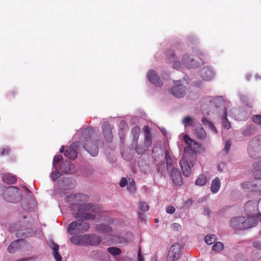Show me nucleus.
Segmentation results:
<instances>
[{
	"label": "nucleus",
	"instance_id": "nucleus-1",
	"mask_svg": "<svg viewBox=\"0 0 261 261\" xmlns=\"http://www.w3.org/2000/svg\"><path fill=\"white\" fill-rule=\"evenodd\" d=\"M88 200L87 195L81 194H71L65 198V201L69 204L77 206V212L73 213L76 218L85 220H95L97 218L96 215L100 212V208L97 204L84 203Z\"/></svg>",
	"mask_w": 261,
	"mask_h": 261
},
{
	"label": "nucleus",
	"instance_id": "nucleus-2",
	"mask_svg": "<svg viewBox=\"0 0 261 261\" xmlns=\"http://www.w3.org/2000/svg\"><path fill=\"white\" fill-rule=\"evenodd\" d=\"M184 140L188 146L185 147L183 156L180 161L179 165L183 175L188 176L191 172V167L194 166L197 158V152L192 147L193 146L198 148L200 145L187 135H184Z\"/></svg>",
	"mask_w": 261,
	"mask_h": 261
},
{
	"label": "nucleus",
	"instance_id": "nucleus-3",
	"mask_svg": "<svg viewBox=\"0 0 261 261\" xmlns=\"http://www.w3.org/2000/svg\"><path fill=\"white\" fill-rule=\"evenodd\" d=\"M94 135V130L91 127L85 128L82 132V141L85 149L93 156H96L98 153V149L96 142L93 143L91 138Z\"/></svg>",
	"mask_w": 261,
	"mask_h": 261
},
{
	"label": "nucleus",
	"instance_id": "nucleus-4",
	"mask_svg": "<svg viewBox=\"0 0 261 261\" xmlns=\"http://www.w3.org/2000/svg\"><path fill=\"white\" fill-rule=\"evenodd\" d=\"M257 221L255 218L237 217L232 218L230 221V225L235 230L247 229L256 226Z\"/></svg>",
	"mask_w": 261,
	"mask_h": 261
},
{
	"label": "nucleus",
	"instance_id": "nucleus-5",
	"mask_svg": "<svg viewBox=\"0 0 261 261\" xmlns=\"http://www.w3.org/2000/svg\"><path fill=\"white\" fill-rule=\"evenodd\" d=\"M90 228V224L80 220L73 221L68 226L67 230L71 234H76L87 231Z\"/></svg>",
	"mask_w": 261,
	"mask_h": 261
},
{
	"label": "nucleus",
	"instance_id": "nucleus-6",
	"mask_svg": "<svg viewBox=\"0 0 261 261\" xmlns=\"http://www.w3.org/2000/svg\"><path fill=\"white\" fill-rule=\"evenodd\" d=\"M258 205V201L253 200L248 201L245 203L244 209L248 218H254L255 217H257L258 215H260Z\"/></svg>",
	"mask_w": 261,
	"mask_h": 261
},
{
	"label": "nucleus",
	"instance_id": "nucleus-7",
	"mask_svg": "<svg viewBox=\"0 0 261 261\" xmlns=\"http://www.w3.org/2000/svg\"><path fill=\"white\" fill-rule=\"evenodd\" d=\"M80 143L78 142H74L71 144L70 146L65 150V146H62L60 148V152L64 153V154L69 159L74 160L77 155V148Z\"/></svg>",
	"mask_w": 261,
	"mask_h": 261
},
{
	"label": "nucleus",
	"instance_id": "nucleus-8",
	"mask_svg": "<svg viewBox=\"0 0 261 261\" xmlns=\"http://www.w3.org/2000/svg\"><path fill=\"white\" fill-rule=\"evenodd\" d=\"M180 248L179 243H173L169 249L167 261H177L179 256Z\"/></svg>",
	"mask_w": 261,
	"mask_h": 261
},
{
	"label": "nucleus",
	"instance_id": "nucleus-9",
	"mask_svg": "<svg viewBox=\"0 0 261 261\" xmlns=\"http://www.w3.org/2000/svg\"><path fill=\"white\" fill-rule=\"evenodd\" d=\"M175 86L171 89L172 95L177 98H181L185 96L187 91L186 86L180 84L179 81L174 82Z\"/></svg>",
	"mask_w": 261,
	"mask_h": 261
},
{
	"label": "nucleus",
	"instance_id": "nucleus-10",
	"mask_svg": "<svg viewBox=\"0 0 261 261\" xmlns=\"http://www.w3.org/2000/svg\"><path fill=\"white\" fill-rule=\"evenodd\" d=\"M19 189L13 186L8 187L4 193V198L6 201L9 202H14V198L19 194Z\"/></svg>",
	"mask_w": 261,
	"mask_h": 261
},
{
	"label": "nucleus",
	"instance_id": "nucleus-11",
	"mask_svg": "<svg viewBox=\"0 0 261 261\" xmlns=\"http://www.w3.org/2000/svg\"><path fill=\"white\" fill-rule=\"evenodd\" d=\"M182 64L187 68H196L198 67L199 62L197 57H193L192 55H186L182 58Z\"/></svg>",
	"mask_w": 261,
	"mask_h": 261
},
{
	"label": "nucleus",
	"instance_id": "nucleus-12",
	"mask_svg": "<svg viewBox=\"0 0 261 261\" xmlns=\"http://www.w3.org/2000/svg\"><path fill=\"white\" fill-rule=\"evenodd\" d=\"M215 75L213 70L209 67H204L200 71L201 77L205 81H210L213 80Z\"/></svg>",
	"mask_w": 261,
	"mask_h": 261
},
{
	"label": "nucleus",
	"instance_id": "nucleus-13",
	"mask_svg": "<svg viewBox=\"0 0 261 261\" xmlns=\"http://www.w3.org/2000/svg\"><path fill=\"white\" fill-rule=\"evenodd\" d=\"M241 187L245 190L251 191H261V184L259 182L245 181L241 184Z\"/></svg>",
	"mask_w": 261,
	"mask_h": 261
},
{
	"label": "nucleus",
	"instance_id": "nucleus-14",
	"mask_svg": "<svg viewBox=\"0 0 261 261\" xmlns=\"http://www.w3.org/2000/svg\"><path fill=\"white\" fill-rule=\"evenodd\" d=\"M170 175L173 182L176 185H180L182 183V178L180 171L176 168H172L170 170Z\"/></svg>",
	"mask_w": 261,
	"mask_h": 261
},
{
	"label": "nucleus",
	"instance_id": "nucleus-15",
	"mask_svg": "<svg viewBox=\"0 0 261 261\" xmlns=\"http://www.w3.org/2000/svg\"><path fill=\"white\" fill-rule=\"evenodd\" d=\"M149 81L156 87H161L162 85L160 76L153 70H150L147 73Z\"/></svg>",
	"mask_w": 261,
	"mask_h": 261
},
{
	"label": "nucleus",
	"instance_id": "nucleus-16",
	"mask_svg": "<svg viewBox=\"0 0 261 261\" xmlns=\"http://www.w3.org/2000/svg\"><path fill=\"white\" fill-rule=\"evenodd\" d=\"M103 135L107 142H111L112 141L113 135L112 133V127L108 122H105L102 125Z\"/></svg>",
	"mask_w": 261,
	"mask_h": 261
},
{
	"label": "nucleus",
	"instance_id": "nucleus-17",
	"mask_svg": "<svg viewBox=\"0 0 261 261\" xmlns=\"http://www.w3.org/2000/svg\"><path fill=\"white\" fill-rule=\"evenodd\" d=\"M143 131L144 133V146L150 147L152 145V135L150 127L148 125H145L143 128Z\"/></svg>",
	"mask_w": 261,
	"mask_h": 261
},
{
	"label": "nucleus",
	"instance_id": "nucleus-18",
	"mask_svg": "<svg viewBox=\"0 0 261 261\" xmlns=\"http://www.w3.org/2000/svg\"><path fill=\"white\" fill-rule=\"evenodd\" d=\"M194 134L197 139L200 140H204L206 137V132L201 124L194 128Z\"/></svg>",
	"mask_w": 261,
	"mask_h": 261
},
{
	"label": "nucleus",
	"instance_id": "nucleus-19",
	"mask_svg": "<svg viewBox=\"0 0 261 261\" xmlns=\"http://www.w3.org/2000/svg\"><path fill=\"white\" fill-rule=\"evenodd\" d=\"M95 229L99 233H109L112 231V228L109 225L104 224H97Z\"/></svg>",
	"mask_w": 261,
	"mask_h": 261
},
{
	"label": "nucleus",
	"instance_id": "nucleus-20",
	"mask_svg": "<svg viewBox=\"0 0 261 261\" xmlns=\"http://www.w3.org/2000/svg\"><path fill=\"white\" fill-rule=\"evenodd\" d=\"M101 242V240L100 237L94 234H89L88 246H98Z\"/></svg>",
	"mask_w": 261,
	"mask_h": 261
},
{
	"label": "nucleus",
	"instance_id": "nucleus-21",
	"mask_svg": "<svg viewBox=\"0 0 261 261\" xmlns=\"http://www.w3.org/2000/svg\"><path fill=\"white\" fill-rule=\"evenodd\" d=\"M51 246H50V247L53 250V254L56 259V261H62V256L59 253V246L57 244L55 243L54 242H53L51 243Z\"/></svg>",
	"mask_w": 261,
	"mask_h": 261
},
{
	"label": "nucleus",
	"instance_id": "nucleus-22",
	"mask_svg": "<svg viewBox=\"0 0 261 261\" xmlns=\"http://www.w3.org/2000/svg\"><path fill=\"white\" fill-rule=\"evenodd\" d=\"M221 186L220 179L216 177L214 179L211 184V191L213 193H216L220 189Z\"/></svg>",
	"mask_w": 261,
	"mask_h": 261
},
{
	"label": "nucleus",
	"instance_id": "nucleus-23",
	"mask_svg": "<svg viewBox=\"0 0 261 261\" xmlns=\"http://www.w3.org/2000/svg\"><path fill=\"white\" fill-rule=\"evenodd\" d=\"M165 160L167 165V170L169 172L170 170L173 168V160L169 151L166 150L165 154Z\"/></svg>",
	"mask_w": 261,
	"mask_h": 261
},
{
	"label": "nucleus",
	"instance_id": "nucleus-24",
	"mask_svg": "<svg viewBox=\"0 0 261 261\" xmlns=\"http://www.w3.org/2000/svg\"><path fill=\"white\" fill-rule=\"evenodd\" d=\"M253 167L255 170L253 173L254 178L261 179V162L255 163Z\"/></svg>",
	"mask_w": 261,
	"mask_h": 261
},
{
	"label": "nucleus",
	"instance_id": "nucleus-25",
	"mask_svg": "<svg viewBox=\"0 0 261 261\" xmlns=\"http://www.w3.org/2000/svg\"><path fill=\"white\" fill-rule=\"evenodd\" d=\"M22 241H23V240L18 239V240H17L14 241L12 243H11L10 245L8 247V249H7L8 251L11 253H13V252H14L15 251V250H16L18 249L19 243L20 242H22Z\"/></svg>",
	"mask_w": 261,
	"mask_h": 261
},
{
	"label": "nucleus",
	"instance_id": "nucleus-26",
	"mask_svg": "<svg viewBox=\"0 0 261 261\" xmlns=\"http://www.w3.org/2000/svg\"><path fill=\"white\" fill-rule=\"evenodd\" d=\"M3 180L8 184H14L16 182L17 178L15 175L7 174L3 176Z\"/></svg>",
	"mask_w": 261,
	"mask_h": 261
},
{
	"label": "nucleus",
	"instance_id": "nucleus-27",
	"mask_svg": "<svg viewBox=\"0 0 261 261\" xmlns=\"http://www.w3.org/2000/svg\"><path fill=\"white\" fill-rule=\"evenodd\" d=\"M207 182V178L205 175L200 174L198 177L195 181V185L198 186H204Z\"/></svg>",
	"mask_w": 261,
	"mask_h": 261
},
{
	"label": "nucleus",
	"instance_id": "nucleus-28",
	"mask_svg": "<svg viewBox=\"0 0 261 261\" xmlns=\"http://www.w3.org/2000/svg\"><path fill=\"white\" fill-rule=\"evenodd\" d=\"M61 168L64 172L70 174L73 173L74 165L70 162H68L63 164Z\"/></svg>",
	"mask_w": 261,
	"mask_h": 261
},
{
	"label": "nucleus",
	"instance_id": "nucleus-29",
	"mask_svg": "<svg viewBox=\"0 0 261 261\" xmlns=\"http://www.w3.org/2000/svg\"><path fill=\"white\" fill-rule=\"evenodd\" d=\"M202 122L204 125H207L215 134L218 133L217 129L214 124L205 118H202Z\"/></svg>",
	"mask_w": 261,
	"mask_h": 261
},
{
	"label": "nucleus",
	"instance_id": "nucleus-30",
	"mask_svg": "<svg viewBox=\"0 0 261 261\" xmlns=\"http://www.w3.org/2000/svg\"><path fill=\"white\" fill-rule=\"evenodd\" d=\"M107 251L113 255H119L121 253V250L120 248L115 247H109L107 249Z\"/></svg>",
	"mask_w": 261,
	"mask_h": 261
},
{
	"label": "nucleus",
	"instance_id": "nucleus-31",
	"mask_svg": "<svg viewBox=\"0 0 261 261\" xmlns=\"http://www.w3.org/2000/svg\"><path fill=\"white\" fill-rule=\"evenodd\" d=\"M217 240V237L214 234L206 236L204 238L205 243L208 245L214 243Z\"/></svg>",
	"mask_w": 261,
	"mask_h": 261
},
{
	"label": "nucleus",
	"instance_id": "nucleus-32",
	"mask_svg": "<svg viewBox=\"0 0 261 261\" xmlns=\"http://www.w3.org/2000/svg\"><path fill=\"white\" fill-rule=\"evenodd\" d=\"M80 245H88L89 234H85L80 236Z\"/></svg>",
	"mask_w": 261,
	"mask_h": 261
},
{
	"label": "nucleus",
	"instance_id": "nucleus-33",
	"mask_svg": "<svg viewBox=\"0 0 261 261\" xmlns=\"http://www.w3.org/2000/svg\"><path fill=\"white\" fill-rule=\"evenodd\" d=\"M138 206L142 212H146L149 210V206L148 204L144 201H140L138 204Z\"/></svg>",
	"mask_w": 261,
	"mask_h": 261
},
{
	"label": "nucleus",
	"instance_id": "nucleus-34",
	"mask_svg": "<svg viewBox=\"0 0 261 261\" xmlns=\"http://www.w3.org/2000/svg\"><path fill=\"white\" fill-rule=\"evenodd\" d=\"M182 123L185 127L188 126H192L193 123V119L189 116L185 117L182 120Z\"/></svg>",
	"mask_w": 261,
	"mask_h": 261
},
{
	"label": "nucleus",
	"instance_id": "nucleus-35",
	"mask_svg": "<svg viewBox=\"0 0 261 261\" xmlns=\"http://www.w3.org/2000/svg\"><path fill=\"white\" fill-rule=\"evenodd\" d=\"M213 250L215 251H220L223 248V244L220 242H217L212 247Z\"/></svg>",
	"mask_w": 261,
	"mask_h": 261
},
{
	"label": "nucleus",
	"instance_id": "nucleus-36",
	"mask_svg": "<svg viewBox=\"0 0 261 261\" xmlns=\"http://www.w3.org/2000/svg\"><path fill=\"white\" fill-rule=\"evenodd\" d=\"M63 159V156L61 154L55 155L53 161V166L56 168L57 164H58Z\"/></svg>",
	"mask_w": 261,
	"mask_h": 261
},
{
	"label": "nucleus",
	"instance_id": "nucleus-37",
	"mask_svg": "<svg viewBox=\"0 0 261 261\" xmlns=\"http://www.w3.org/2000/svg\"><path fill=\"white\" fill-rule=\"evenodd\" d=\"M222 125H223V126L224 128H226L227 129H229L230 128V127H231L230 123L228 121V120H227L226 115L223 118V119H222Z\"/></svg>",
	"mask_w": 261,
	"mask_h": 261
},
{
	"label": "nucleus",
	"instance_id": "nucleus-38",
	"mask_svg": "<svg viewBox=\"0 0 261 261\" xmlns=\"http://www.w3.org/2000/svg\"><path fill=\"white\" fill-rule=\"evenodd\" d=\"M252 121L256 124L261 125V115H254L252 117Z\"/></svg>",
	"mask_w": 261,
	"mask_h": 261
},
{
	"label": "nucleus",
	"instance_id": "nucleus-39",
	"mask_svg": "<svg viewBox=\"0 0 261 261\" xmlns=\"http://www.w3.org/2000/svg\"><path fill=\"white\" fill-rule=\"evenodd\" d=\"M148 147H145V146L144 145V146H137L136 148V151L138 154H141L143 153L148 148Z\"/></svg>",
	"mask_w": 261,
	"mask_h": 261
},
{
	"label": "nucleus",
	"instance_id": "nucleus-40",
	"mask_svg": "<svg viewBox=\"0 0 261 261\" xmlns=\"http://www.w3.org/2000/svg\"><path fill=\"white\" fill-rule=\"evenodd\" d=\"M71 242L75 245H80V240L79 236H72L70 238Z\"/></svg>",
	"mask_w": 261,
	"mask_h": 261
},
{
	"label": "nucleus",
	"instance_id": "nucleus-41",
	"mask_svg": "<svg viewBox=\"0 0 261 261\" xmlns=\"http://www.w3.org/2000/svg\"><path fill=\"white\" fill-rule=\"evenodd\" d=\"M171 228L175 231H179L181 229V226L177 223H174L171 225Z\"/></svg>",
	"mask_w": 261,
	"mask_h": 261
},
{
	"label": "nucleus",
	"instance_id": "nucleus-42",
	"mask_svg": "<svg viewBox=\"0 0 261 261\" xmlns=\"http://www.w3.org/2000/svg\"><path fill=\"white\" fill-rule=\"evenodd\" d=\"M231 140L229 139L227 140L226 142L225 145L224 147V150L226 152V153H227L230 148L231 147Z\"/></svg>",
	"mask_w": 261,
	"mask_h": 261
},
{
	"label": "nucleus",
	"instance_id": "nucleus-43",
	"mask_svg": "<svg viewBox=\"0 0 261 261\" xmlns=\"http://www.w3.org/2000/svg\"><path fill=\"white\" fill-rule=\"evenodd\" d=\"M127 189L128 191L130 192H134L136 191V186H135V182L134 180L132 182H130L128 187Z\"/></svg>",
	"mask_w": 261,
	"mask_h": 261
},
{
	"label": "nucleus",
	"instance_id": "nucleus-44",
	"mask_svg": "<svg viewBox=\"0 0 261 261\" xmlns=\"http://www.w3.org/2000/svg\"><path fill=\"white\" fill-rule=\"evenodd\" d=\"M60 175L61 174L59 172L54 171L51 173V178L52 180L55 181L57 178H58L60 177Z\"/></svg>",
	"mask_w": 261,
	"mask_h": 261
},
{
	"label": "nucleus",
	"instance_id": "nucleus-45",
	"mask_svg": "<svg viewBox=\"0 0 261 261\" xmlns=\"http://www.w3.org/2000/svg\"><path fill=\"white\" fill-rule=\"evenodd\" d=\"M127 184V179L124 177L122 178L119 182L120 187H121L122 188H124L126 186Z\"/></svg>",
	"mask_w": 261,
	"mask_h": 261
},
{
	"label": "nucleus",
	"instance_id": "nucleus-46",
	"mask_svg": "<svg viewBox=\"0 0 261 261\" xmlns=\"http://www.w3.org/2000/svg\"><path fill=\"white\" fill-rule=\"evenodd\" d=\"M175 209L173 206H169L166 208V212L170 214H172L175 212Z\"/></svg>",
	"mask_w": 261,
	"mask_h": 261
},
{
	"label": "nucleus",
	"instance_id": "nucleus-47",
	"mask_svg": "<svg viewBox=\"0 0 261 261\" xmlns=\"http://www.w3.org/2000/svg\"><path fill=\"white\" fill-rule=\"evenodd\" d=\"M132 133L138 136L140 133V128L138 126L133 127L132 129Z\"/></svg>",
	"mask_w": 261,
	"mask_h": 261
},
{
	"label": "nucleus",
	"instance_id": "nucleus-48",
	"mask_svg": "<svg viewBox=\"0 0 261 261\" xmlns=\"http://www.w3.org/2000/svg\"><path fill=\"white\" fill-rule=\"evenodd\" d=\"M10 150V149L9 147L5 148L1 151V154L2 155H7L9 154Z\"/></svg>",
	"mask_w": 261,
	"mask_h": 261
},
{
	"label": "nucleus",
	"instance_id": "nucleus-49",
	"mask_svg": "<svg viewBox=\"0 0 261 261\" xmlns=\"http://www.w3.org/2000/svg\"><path fill=\"white\" fill-rule=\"evenodd\" d=\"M253 246L257 248V249H260L261 248V242L259 241H254L253 243Z\"/></svg>",
	"mask_w": 261,
	"mask_h": 261
},
{
	"label": "nucleus",
	"instance_id": "nucleus-50",
	"mask_svg": "<svg viewBox=\"0 0 261 261\" xmlns=\"http://www.w3.org/2000/svg\"><path fill=\"white\" fill-rule=\"evenodd\" d=\"M180 66L181 64L179 61H176L173 63V67L175 69L179 68L180 67Z\"/></svg>",
	"mask_w": 261,
	"mask_h": 261
},
{
	"label": "nucleus",
	"instance_id": "nucleus-51",
	"mask_svg": "<svg viewBox=\"0 0 261 261\" xmlns=\"http://www.w3.org/2000/svg\"><path fill=\"white\" fill-rule=\"evenodd\" d=\"M138 261H143V257L141 255V250L139 249L138 253Z\"/></svg>",
	"mask_w": 261,
	"mask_h": 261
},
{
	"label": "nucleus",
	"instance_id": "nucleus-52",
	"mask_svg": "<svg viewBox=\"0 0 261 261\" xmlns=\"http://www.w3.org/2000/svg\"><path fill=\"white\" fill-rule=\"evenodd\" d=\"M138 217L141 221L145 220V215L142 214L141 213H138Z\"/></svg>",
	"mask_w": 261,
	"mask_h": 261
},
{
	"label": "nucleus",
	"instance_id": "nucleus-53",
	"mask_svg": "<svg viewBox=\"0 0 261 261\" xmlns=\"http://www.w3.org/2000/svg\"><path fill=\"white\" fill-rule=\"evenodd\" d=\"M96 253H97V251H92V252H91V254L92 255H94V254H95Z\"/></svg>",
	"mask_w": 261,
	"mask_h": 261
},
{
	"label": "nucleus",
	"instance_id": "nucleus-54",
	"mask_svg": "<svg viewBox=\"0 0 261 261\" xmlns=\"http://www.w3.org/2000/svg\"><path fill=\"white\" fill-rule=\"evenodd\" d=\"M158 221H159L158 219H156L155 220V222L157 223V222H158Z\"/></svg>",
	"mask_w": 261,
	"mask_h": 261
},
{
	"label": "nucleus",
	"instance_id": "nucleus-55",
	"mask_svg": "<svg viewBox=\"0 0 261 261\" xmlns=\"http://www.w3.org/2000/svg\"><path fill=\"white\" fill-rule=\"evenodd\" d=\"M258 219H259L260 221H261V217H260V216H259V218H258Z\"/></svg>",
	"mask_w": 261,
	"mask_h": 261
}]
</instances>
